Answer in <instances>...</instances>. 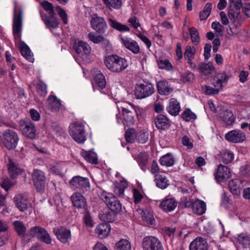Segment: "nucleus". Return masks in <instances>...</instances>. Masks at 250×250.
Masks as SVG:
<instances>
[{
  "mask_svg": "<svg viewBox=\"0 0 250 250\" xmlns=\"http://www.w3.org/2000/svg\"><path fill=\"white\" fill-rule=\"evenodd\" d=\"M104 63L106 67L114 73H120L128 66L127 61L117 55H110L105 58Z\"/></svg>",
  "mask_w": 250,
  "mask_h": 250,
  "instance_id": "obj_1",
  "label": "nucleus"
},
{
  "mask_svg": "<svg viewBox=\"0 0 250 250\" xmlns=\"http://www.w3.org/2000/svg\"><path fill=\"white\" fill-rule=\"evenodd\" d=\"M228 16L231 22V24L229 26L230 34L234 36L238 33L237 28L241 26L242 22L240 10L229 7Z\"/></svg>",
  "mask_w": 250,
  "mask_h": 250,
  "instance_id": "obj_2",
  "label": "nucleus"
},
{
  "mask_svg": "<svg viewBox=\"0 0 250 250\" xmlns=\"http://www.w3.org/2000/svg\"><path fill=\"white\" fill-rule=\"evenodd\" d=\"M22 11L17 7L14 9L13 33L16 41H20L21 36Z\"/></svg>",
  "mask_w": 250,
  "mask_h": 250,
  "instance_id": "obj_3",
  "label": "nucleus"
},
{
  "mask_svg": "<svg viewBox=\"0 0 250 250\" xmlns=\"http://www.w3.org/2000/svg\"><path fill=\"white\" fill-rule=\"evenodd\" d=\"M70 133L73 139L79 143H83L86 140L84 125L82 123L76 122L71 125Z\"/></svg>",
  "mask_w": 250,
  "mask_h": 250,
  "instance_id": "obj_4",
  "label": "nucleus"
},
{
  "mask_svg": "<svg viewBox=\"0 0 250 250\" xmlns=\"http://www.w3.org/2000/svg\"><path fill=\"white\" fill-rule=\"evenodd\" d=\"M1 140L8 149L15 148L17 145L19 138L17 134L10 129L4 131L1 137Z\"/></svg>",
  "mask_w": 250,
  "mask_h": 250,
  "instance_id": "obj_5",
  "label": "nucleus"
},
{
  "mask_svg": "<svg viewBox=\"0 0 250 250\" xmlns=\"http://www.w3.org/2000/svg\"><path fill=\"white\" fill-rule=\"evenodd\" d=\"M154 90L153 85L145 83L136 85L134 94L137 99H141L150 96Z\"/></svg>",
  "mask_w": 250,
  "mask_h": 250,
  "instance_id": "obj_6",
  "label": "nucleus"
},
{
  "mask_svg": "<svg viewBox=\"0 0 250 250\" xmlns=\"http://www.w3.org/2000/svg\"><path fill=\"white\" fill-rule=\"evenodd\" d=\"M119 110L121 109L124 120L128 125L134 124L135 120L132 113V109L130 107V103L125 102H119L116 103Z\"/></svg>",
  "mask_w": 250,
  "mask_h": 250,
  "instance_id": "obj_7",
  "label": "nucleus"
},
{
  "mask_svg": "<svg viewBox=\"0 0 250 250\" xmlns=\"http://www.w3.org/2000/svg\"><path fill=\"white\" fill-rule=\"evenodd\" d=\"M69 186L73 190L87 191L90 189L88 179L80 176H74L69 181Z\"/></svg>",
  "mask_w": 250,
  "mask_h": 250,
  "instance_id": "obj_8",
  "label": "nucleus"
},
{
  "mask_svg": "<svg viewBox=\"0 0 250 250\" xmlns=\"http://www.w3.org/2000/svg\"><path fill=\"white\" fill-rule=\"evenodd\" d=\"M103 200L108 208L114 213L119 212L122 209V206L118 199L112 194L106 193L103 195Z\"/></svg>",
  "mask_w": 250,
  "mask_h": 250,
  "instance_id": "obj_9",
  "label": "nucleus"
},
{
  "mask_svg": "<svg viewBox=\"0 0 250 250\" xmlns=\"http://www.w3.org/2000/svg\"><path fill=\"white\" fill-rule=\"evenodd\" d=\"M30 236L37 237L42 241L46 243L50 244L52 242L51 238L45 229L38 226L31 228L29 231Z\"/></svg>",
  "mask_w": 250,
  "mask_h": 250,
  "instance_id": "obj_10",
  "label": "nucleus"
},
{
  "mask_svg": "<svg viewBox=\"0 0 250 250\" xmlns=\"http://www.w3.org/2000/svg\"><path fill=\"white\" fill-rule=\"evenodd\" d=\"M32 179L37 190L40 192L43 191L46 184V178L44 172L39 169H34L32 174Z\"/></svg>",
  "mask_w": 250,
  "mask_h": 250,
  "instance_id": "obj_11",
  "label": "nucleus"
},
{
  "mask_svg": "<svg viewBox=\"0 0 250 250\" xmlns=\"http://www.w3.org/2000/svg\"><path fill=\"white\" fill-rule=\"evenodd\" d=\"M142 246L144 250H163L161 242L156 237L152 236L144 238Z\"/></svg>",
  "mask_w": 250,
  "mask_h": 250,
  "instance_id": "obj_12",
  "label": "nucleus"
},
{
  "mask_svg": "<svg viewBox=\"0 0 250 250\" xmlns=\"http://www.w3.org/2000/svg\"><path fill=\"white\" fill-rule=\"evenodd\" d=\"M17 208L21 211L28 210L29 212L32 211V206L31 201L28 197L22 194H18L14 197Z\"/></svg>",
  "mask_w": 250,
  "mask_h": 250,
  "instance_id": "obj_13",
  "label": "nucleus"
},
{
  "mask_svg": "<svg viewBox=\"0 0 250 250\" xmlns=\"http://www.w3.org/2000/svg\"><path fill=\"white\" fill-rule=\"evenodd\" d=\"M19 127L22 134L25 136L31 139L35 138L36 130L34 125L31 122L21 120Z\"/></svg>",
  "mask_w": 250,
  "mask_h": 250,
  "instance_id": "obj_14",
  "label": "nucleus"
},
{
  "mask_svg": "<svg viewBox=\"0 0 250 250\" xmlns=\"http://www.w3.org/2000/svg\"><path fill=\"white\" fill-rule=\"evenodd\" d=\"M90 24L92 28L99 33H104L107 28L104 19L98 16H95L91 18Z\"/></svg>",
  "mask_w": 250,
  "mask_h": 250,
  "instance_id": "obj_15",
  "label": "nucleus"
},
{
  "mask_svg": "<svg viewBox=\"0 0 250 250\" xmlns=\"http://www.w3.org/2000/svg\"><path fill=\"white\" fill-rule=\"evenodd\" d=\"M120 41L125 48L133 54H137L140 53V46L135 41L126 36H121L120 37Z\"/></svg>",
  "mask_w": 250,
  "mask_h": 250,
  "instance_id": "obj_16",
  "label": "nucleus"
},
{
  "mask_svg": "<svg viewBox=\"0 0 250 250\" xmlns=\"http://www.w3.org/2000/svg\"><path fill=\"white\" fill-rule=\"evenodd\" d=\"M186 206H191L193 212L198 215L203 214L206 210V203L199 199L190 200L189 202L186 203Z\"/></svg>",
  "mask_w": 250,
  "mask_h": 250,
  "instance_id": "obj_17",
  "label": "nucleus"
},
{
  "mask_svg": "<svg viewBox=\"0 0 250 250\" xmlns=\"http://www.w3.org/2000/svg\"><path fill=\"white\" fill-rule=\"evenodd\" d=\"M227 140L234 143H239L244 142L246 139V135L244 133L240 130H231L225 135Z\"/></svg>",
  "mask_w": 250,
  "mask_h": 250,
  "instance_id": "obj_18",
  "label": "nucleus"
},
{
  "mask_svg": "<svg viewBox=\"0 0 250 250\" xmlns=\"http://www.w3.org/2000/svg\"><path fill=\"white\" fill-rule=\"evenodd\" d=\"M53 232L56 235L57 238L62 243H66L69 242L71 239V234L70 230L63 227L54 229Z\"/></svg>",
  "mask_w": 250,
  "mask_h": 250,
  "instance_id": "obj_19",
  "label": "nucleus"
},
{
  "mask_svg": "<svg viewBox=\"0 0 250 250\" xmlns=\"http://www.w3.org/2000/svg\"><path fill=\"white\" fill-rule=\"evenodd\" d=\"M73 49L75 51L81 56L87 55L90 53L91 47L87 43L81 41H76L73 45Z\"/></svg>",
  "mask_w": 250,
  "mask_h": 250,
  "instance_id": "obj_20",
  "label": "nucleus"
},
{
  "mask_svg": "<svg viewBox=\"0 0 250 250\" xmlns=\"http://www.w3.org/2000/svg\"><path fill=\"white\" fill-rule=\"evenodd\" d=\"M208 245L207 240L201 237L194 239L190 244L189 250H208Z\"/></svg>",
  "mask_w": 250,
  "mask_h": 250,
  "instance_id": "obj_21",
  "label": "nucleus"
},
{
  "mask_svg": "<svg viewBox=\"0 0 250 250\" xmlns=\"http://www.w3.org/2000/svg\"><path fill=\"white\" fill-rule=\"evenodd\" d=\"M231 176L230 169L227 166L219 165L218 167L215 177L218 182L225 180Z\"/></svg>",
  "mask_w": 250,
  "mask_h": 250,
  "instance_id": "obj_22",
  "label": "nucleus"
},
{
  "mask_svg": "<svg viewBox=\"0 0 250 250\" xmlns=\"http://www.w3.org/2000/svg\"><path fill=\"white\" fill-rule=\"evenodd\" d=\"M111 230L110 226L105 223H102L95 228V233L100 238H104L108 236Z\"/></svg>",
  "mask_w": 250,
  "mask_h": 250,
  "instance_id": "obj_23",
  "label": "nucleus"
},
{
  "mask_svg": "<svg viewBox=\"0 0 250 250\" xmlns=\"http://www.w3.org/2000/svg\"><path fill=\"white\" fill-rule=\"evenodd\" d=\"M177 202L173 198L166 199L162 201L159 205L160 208L166 212L173 211L177 207Z\"/></svg>",
  "mask_w": 250,
  "mask_h": 250,
  "instance_id": "obj_24",
  "label": "nucleus"
},
{
  "mask_svg": "<svg viewBox=\"0 0 250 250\" xmlns=\"http://www.w3.org/2000/svg\"><path fill=\"white\" fill-rule=\"evenodd\" d=\"M167 110L170 115L174 116H177L181 111L179 102L175 98H171Z\"/></svg>",
  "mask_w": 250,
  "mask_h": 250,
  "instance_id": "obj_25",
  "label": "nucleus"
},
{
  "mask_svg": "<svg viewBox=\"0 0 250 250\" xmlns=\"http://www.w3.org/2000/svg\"><path fill=\"white\" fill-rule=\"evenodd\" d=\"M158 92L162 95H168L173 91L171 84L166 80L159 81L157 83Z\"/></svg>",
  "mask_w": 250,
  "mask_h": 250,
  "instance_id": "obj_26",
  "label": "nucleus"
},
{
  "mask_svg": "<svg viewBox=\"0 0 250 250\" xmlns=\"http://www.w3.org/2000/svg\"><path fill=\"white\" fill-rule=\"evenodd\" d=\"M7 168L10 177L13 178H16L18 175L21 174L23 171L17 164L10 159L7 164Z\"/></svg>",
  "mask_w": 250,
  "mask_h": 250,
  "instance_id": "obj_27",
  "label": "nucleus"
},
{
  "mask_svg": "<svg viewBox=\"0 0 250 250\" xmlns=\"http://www.w3.org/2000/svg\"><path fill=\"white\" fill-rule=\"evenodd\" d=\"M73 205L75 207L84 208L86 206V202L84 197L80 193L76 192L73 194L71 197Z\"/></svg>",
  "mask_w": 250,
  "mask_h": 250,
  "instance_id": "obj_28",
  "label": "nucleus"
},
{
  "mask_svg": "<svg viewBox=\"0 0 250 250\" xmlns=\"http://www.w3.org/2000/svg\"><path fill=\"white\" fill-rule=\"evenodd\" d=\"M197 70L199 72L201 73L202 75L205 76H208L215 71V68L213 64L210 62L207 63H200L198 66Z\"/></svg>",
  "mask_w": 250,
  "mask_h": 250,
  "instance_id": "obj_29",
  "label": "nucleus"
},
{
  "mask_svg": "<svg viewBox=\"0 0 250 250\" xmlns=\"http://www.w3.org/2000/svg\"><path fill=\"white\" fill-rule=\"evenodd\" d=\"M41 17L46 27L50 30L56 29L58 27L59 22L56 18L54 16V15L49 17L46 15H41Z\"/></svg>",
  "mask_w": 250,
  "mask_h": 250,
  "instance_id": "obj_30",
  "label": "nucleus"
},
{
  "mask_svg": "<svg viewBox=\"0 0 250 250\" xmlns=\"http://www.w3.org/2000/svg\"><path fill=\"white\" fill-rule=\"evenodd\" d=\"M155 125L159 129H165L169 126L170 123L168 119L166 116L160 114L155 118Z\"/></svg>",
  "mask_w": 250,
  "mask_h": 250,
  "instance_id": "obj_31",
  "label": "nucleus"
},
{
  "mask_svg": "<svg viewBox=\"0 0 250 250\" xmlns=\"http://www.w3.org/2000/svg\"><path fill=\"white\" fill-rule=\"evenodd\" d=\"M230 77V75H227L225 71L219 72L216 76L217 80L215 86L222 89L224 86L226 85Z\"/></svg>",
  "mask_w": 250,
  "mask_h": 250,
  "instance_id": "obj_32",
  "label": "nucleus"
},
{
  "mask_svg": "<svg viewBox=\"0 0 250 250\" xmlns=\"http://www.w3.org/2000/svg\"><path fill=\"white\" fill-rule=\"evenodd\" d=\"M148 155L146 152H140L137 156L134 157L135 160H136L141 169L144 171L146 170V167L148 163Z\"/></svg>",
  "mask_w": 250,
  "mask_h": 250,
  "instance_id": "obj_33",
  "label": "nucleus"
},
{
  "mask_svg": "<svg viewBox=\"0 0 250 250\" xmlns=\"http://www.w3.org/2000/svg\"><path fill=\"white\" fill-rule=\"evenodd\" d=\"M18 46L22 56L29 62H33L34 59L29 47L21 42L19 43Z\"/></svg>",
  "mask_w": 250,
  "mask_h": 250,
  "instance_id": "obj_34",
  "label": "nucleus"
},
{
  "mask_svg": "<svg viewBox=\"0 0 250 250\" xmlns=\"http://www.w3.org/2000/svg\"><path fill=\"white\" fill-rule=\"evenodd\" d=\"M48 108L52 112H56L59 110L61 107V101L56 97L50 96L48 99Z\"/></svg>",
  "mask_w": 250,
  "mask_h": 250,
  "instance_id": "obj_35",
  "label": "nucleus"
},
{
  "mask_svg": "<svg viewBox=\"0 0 250 250\" xmlns=\"http://www.w3.org/2000/svg\"><path fill=\"white\" fill-rule=\"evenodd\" d=\"M103 3L110 10H118L122 5V0H103Z\"/></svg>",
  "mask_w": 250,
  "mask_h": 250,
  "instance_id": "obj_36",
  "label": "nucleus"
},
{
  "mask_svg": "<svg viewBox=\"0 0 250 250\" xmlns=\"http://www.w3.org/2000/svg\"><path fill=\"white\" fill-rule=\"evenodd\" d=\"M155 179L156 186L160 188L165 189L168 186L166 177L160 173L155 175Z\"/></svg>",
  "mask_w": 250,
  "mask_h": 250,
  "instance_id": "obj_37",
  "label": "nucleus"
},
{
  "mask_svg": "<svg viewBox=\"0 0 250 250\" xmlns=\"http://www.w3.org/2000/svg\"><path fill=\"white\" fill-rule=\"evenodd\" d=\"M235 238L237 242L244 247L250 245V236L246 233H242L240 234H236Z\"/></svg>",
  "mask_w": 250,
  "mask_h": 250,
  "instance_id": "obj_38",
  "label": "nucleus"
},
{
  "mask_svg": "<svg viewBox=\"0 0 250 250\" xmlns=\"http://www.w3.org/2000/svg\"><path fill=\"white\" fill-rule=\"evenodd\" d=\"M240 181L238 179L232 180L229 181V187L231 192L236 195H238L240 193Z\"/></svg>",
  "mask_w": 250,
  "mask_h": 250,
  "instance_id": "obj_39",
  "label": "nucleus"
},
{
  "mask_svg": "<svg viewBox=\"0 0 250 250\" xmlns=\"http://www.w3.org/2000/svg\"><path fill=\"white\" fill-rule=\"evenodd\" d=\"M82 155L87 162L93 164L98 163V158L95 152L92 151H85L83 152Z\"/></svg>",
  "mask_w": 250,
  "mask_h": 250,
  "instance_id": "obj_40",
  "label": "nucleus"
},
{
  "mask_svg": "<svg viewBox=\"0 0 250 250\" xmlns=\"http://www.w3.org/2000/svg\"><path fill=\"white\" fill-rule=\"evenodd\" d=\"M109 24L110 26L121 32L129 31V28L126 25L121 24L113 19L108 20Z\"/></svg>",
  "mask_w": 250,
  "mask_h": 250,
  "instance_id": "obj_41",
  "label": "nucleus"
},
{
  "mask_svg": "<svg viewBox=\"0 0 250 250\" xmlns=\"http://www.w3.org/2000/svg\"><path fill=\"white\" fill-rule=\"evenodd\" d=\"M115 213L111 212L108 210L105 211H101L99 213V217L101 220L108 222H112L115 219Z\"/></svg>",
  "mask_w": 250,
  "mask_h": 250,
  "instance_id": "obj_42",
  "label": "nucleus"
},
{
  "mask_svg": "<svg viewBox=\"0 0 250 250\" xmlns=\"http://www.w3.org/2000/svg\"><path fill=\"white\" fill-rule=\"evenodd\" d=\"M130 242L126 239H121L115 245V250H131Z\"/></svg>",
  "mask_w": 250,
  "mask_h": 250,
  "instance_id": "obj_43",
  "label": "nucleus"
},
{
  "mask_svg": "<svg viewBox=\"0 0 250 250\" xmlns=\"http://www.w3.org/2000/svg\"><path fill=\"white\" fill-rule=\"evenodd\" d=\"M160 163L162 166L170 167L174 164V159L171 155L167 154L160 158Z\"/></svg>",
  "mask_w": 250,
  "mask_h": 250,
  "instance_id": "obj_44",
  "label": "nucleus"
},
{
  "mask_svg": "<svg viewBox=\"0 0 250 250\" xmlns=\"http://www.w3.org/2000/svg\"><path fill=\"white\" fill-rule=\"evenodd\" d=\"M234 157L233 153L229 150H226L222 153V161L226 164H228L232 162L234 159Z\"/></svg>",
  "mask_w": 250,
  "mask_h": 250,
  "instance_id": "obj_45",
  "label": "nucleus"
},
{
  "mask_svg": "<svg viewBox=\"0 0 250 250\" xmlns=\"http://www.w3.org/2000/svg\"><path fill=\"white\" fill-rule=\"evenodd\" d=\"M142 218L144 222L147 225H152L153 224L154 217L150 212L147 210H142Z\"/></svg>",
  "mask_w": 250,
  "mask_h": 250,
  "instance_id": "obj_46",
  "label": "nucleus"
},
{
  "mask_svg": "<svg viewBox=\"0 0 250 250\" xmlns=\"http://www.w3.org/2000/svg\"><path fill=\"white\" fill-rule=\"evenodd\" d=\"M188 29L192 43L195 45H197L200 41V38L197 30L194 27H188Z\"/></svg>",
  "mask_w": 250,
  "mask_h": 250,
  "instance_id": "obj_47",
  "label": "nucleus"
},
{
  "mask_svg": "<svg viewBox=\"0 0 250 250\" xmlns=\"http://www.w3.org/2000/svg\"><path fill=\"white\" fill-rule=\"evenodd\" d=\"M137 135L138 134L134 129L129 128L126 131L125 137L127 142L133 143L137 139Z\"/></svg>",
  "mask_w": 250,
  "mask_h": 250,
  "instance_id": "obj_48",
  "label": "nucleus"
},
{
  "mask_svg": "<svg viewBox=\"0 0 250 250\" xmlns=\"http://www.w3.org/2000/svg\"><path fill=\"white\" fill-rule=\"evenodd\" d=\"M94 80L96 84L101 89H103L105 87L106 82L105 78L103 74L100 72L98 73L94 76Z\"/></svg>",
  "mask_w": 250,
  "mask_h": 250,
  "instance_id": "obj_49",
  "label": "nucleus"
},
{
  "mask_svg": "<svg viewBox=\"0 0 250 250\" xmlns=\"http://www.w3.org/2000/svg\"><path fill=\"white\" fill-rule=\"evenodd\" d=\"M13 225L18 234L21 236H24L25 234L26 229L23 224L19 221L13 222Z\"/></svg>",
  "mask_w": 250,
  "mask_h": 250,
  "instance_id": "obj_50",
  "label": "nucleus"
},
{
  "mask_svg": "<svg viewBox=\"0 0 250 250\" xmlns=\"http://www.w3.org/2000/svg\"><path fill=\"white\" fill-rule=\"evenodd\" d=\"M211 4L208 3L205 6L203 11L200 13V18L201 20L206 19L210 15L211 10Z\"/></svg>",
  "mask_w": 250,
  "mask_h": 250,
  "instance_id": "obj_51",
  "label": "nucleus"
},
{
  "mask_svg": "<svg viewBox=\"0 0 250 250\" xmlns=\"http://www.w3.org/2000/svg\"><path fill=\"white\" fill-rule=\"evenodd\" d=\"M182 118L186 122L196 119V115L190 109H187L182 114Z\"/></svg>",
  "mask_w": 250,
  "mask_h": 250,
  "instance_id": "obj_52",
  "label": "nucleus"
},
{
  "mask_svg": "<svg viewBox=\"0 0 250 250\" xmlns=\"http://www.w3.org/2000/svg\"><path fill=\"white\" fill-rule=\"evenodd\" d=\"M223 118L224 121L228 125H232L235 120V117L232 113L227 110L224 112Z\"/></svg>",
  "mask_w": 250,
  "mask_h": 250,
  "instance_id": "obj_53",
  "label": "nucleus"
},
{
  "mask_svg": "<svg viewBox=\"0 0 250 250\" xmlns=\"http://www.w3.org/2000/svg\"><path fill=\"white\" fill-rule=\"evenodd\" d=\"M196 52V50L194 47L187 46L185 52V58L186 60L193 59Z\"/></svg>",
  "mask_w": 250,
  "mask_h": 250,
  "instance_id": "obj_54",
  "label": "nucleus"
},
{
  "mask_svg": "<svg viewBox=\"0 0 250 250\" xmlns=\"http://www.w3.org/2000/svg\"><path fill=\"white\" fill-rule=\"evenodd\" d=\"M88 39L94 43H101L103 40V36L96 35L95 33L90 32L87 35Z\"/></svg>",
  "mask_w": 250,
  "mask_h": 250,
  "instance_id": "obj_55",
  "label": "nucleus"
},
{
  "mask_svg": "<svg viewBox=\"0 0 250 250\" xmlns=\"http://www.w3.org/2000/svg\"><path fill=\"white\" fill-rule=\"evenodd\" d=\"M158 65L160 69H165L167 70L172 69V65L168 60H160L158 62Z\"/></svg>",
  "mask_w": 250,
  "mask_h": 250,
  "instance_id": "obj_56",
  "label": "nucleus"
},
{
  "mask_svg": "<svg viewBox=\"0 0 250 250\" xmlns=\"http://www.w3.org/2000/svg\"><path fill=\"white\" fill-rule=\"evenodd\" d=\"M42 5L44 9L48 13L49 16L54 15L53 6L51 3L47 1H43L42 2Z\"/></svg>",
  "mask_w": 250,
  "mask_h": 250,
  "instance_id": "obj_57",
  "label": "nucleus"
},
{
  "mask_svg": "<svg viewBox=\"0 0 250 250\" xmlns=\"http://www.w3.org/2000/svg\"><path fill=\"white\" fill-rule=\"evenodd\" d=\"M37 92L41 96H44L47 93L46 85L42 83H40L37 86Z\"/></svg>",
  "mask_w": 250,
  "mask_h": 250,
  "instance_id": "obj_58",
  "label": "nucleus"
},
{
  "mask_svg": "<svg viewBox=\"0 0 250 250\" xmlns=\"http://www.w3.org/2000/svg\"><path fill=\"white\" fill-rule=\"evenodd\" d=\"M194 79V74L189 71L186 72L181 76V80L183 82H191Z\"/></svg>",
  "mask_w": 250,
  "mask_h": 250,
  "instance_id": "obj_59",
  "label": "nucleus"
},
{
  "mask_svg": "<svg viewBox=\"0 0 250 250\" xmlns=\"http://www.w3.org/2000/svg\"><path fill=\"white\" fill-rule=\"evenodd\" d=\"M203 90L204 92L207 94H216L219 92V90L218 88H214L209 86L205 85L203 87Z\"/></svg>",
  "mask_w": 250,
  "mask_h": 250,
  "instance_id": "obj_60",
  "label": "nucleus"
},
{
  "mask_svg": "<svg viewBox=\"0 0 250 250\" xmlns=\"http://www.w3.org/2000/svg\"><path fill=\"white\" fill-rule=\"evenodd\" d=\"M56 11L61 17L63 23L66 24L67 23V17L65 12L60 6H57L56 7Z\"/></svg>",
  "mask_w": 250,
  "mask_h": 250,
  "instance_id": "obj_61",
  "label": "nucleus"
},
{
  "mask_svg": "<svg viewBox=\"0 0 250 250\" xmlns=\"http://www.w3.org/2000/svg\"><path fill=\"white\" fill-rule=\"evenodd\" d=\"M84 222L86 226L92 228L94 225L92 219L89 213H85L84 217Z\"/></svg>",
  "mask_w": 250,
  "mask_h": 250,
  "instance_id": "obj_62",
  "label": "nucleus"
},
{
  "mask_svg": "<svg viewBox=\"0 0 250 250\" xmlns=\"http://www.w3.org/2000/svg\"><path fill=\"white\" fill-rule=\"evenodd\" d=\"M14 184V182H11L9 179H5L1 184V187L6 191H7Z\"/></svg>",
  "mask_w": 250,
  "mask_h": 250,
  "instance_id": "obj_63",
  "label": "nucleus"
},
{
  "mask_svg": "<svg viewBox=\"0 0 250 250\" xmlns=\"http://www.w3.org/2000/svg\"><path fill=\"white\" fill-rule=\"evenodd\" d=\"M128 22L130 23V25L135 29H137L140 24L137 21V18L135 16H131L128 20Z\"/></svg>",
  "mask_w": 250,
  "mask_h": 250,
  "instance_id": "obj_64",
  "label": "nucleus"
}]
</instances>
